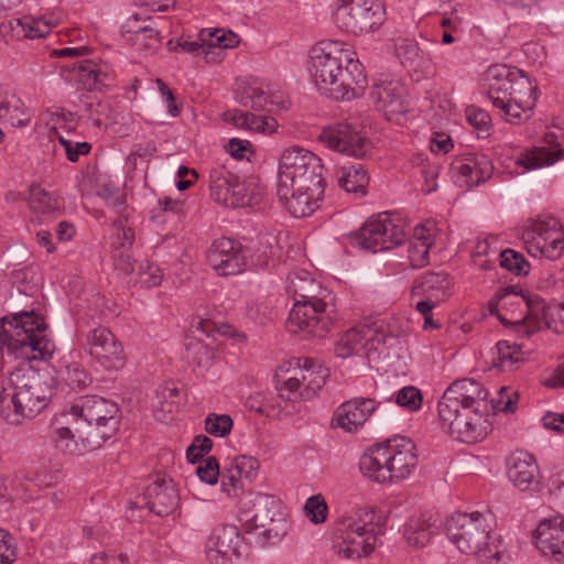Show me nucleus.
Wrapping results in <instances>:
<instances>
[{
    "label": "nucleus",
    "instance_id": "nucleus-1",
    "mask_svg": "<svg viewBox=\"0 0 564 564\" xmlns=\"http://www.w3.org/2000/svg\"><path fill=\"white\" fill-rule=\"evenodd\" d=\"M120 410L116 402L99 395H85L54 419L56 447L72 455L93 452L119 430Z\"/></svg>",
    "mask_w": 564,
    "mask_h": 564
},
{
    "label": "nucleus",
    "instance_id": "nucleus-2",
    "mask_svg": "<svg viewBox=\"0 0 564 564\" xmlns=\"http://www.w3.org/2000/svg\"><path fill=\"white\" fill-rule=\"evenodd\" d=\"M310 73L317 89L335 100L361 97L368 86L357 53L338 41H321L310 55Z\"/></svg>",
    "mask_w": 564,
    "mask_h": 564
},
{
    "label": "nucleus",
    "instance_id": "nucleus-3",
    "mask_svg": "<svg viewBox=\"0 0 564 564\" xmlns=\"http://www.w3.org/2000/svg\"><path fill=\"white\" fill-rule=\"evenodd\" d=\"M487 390L474 379L454 381L437 404L441 427L452 437L474 443L487 435Z\"/></svg>",
    "mask_w": 564,
    "mask_h": 564
},
{
    "label": "nucleus",
    "instance_id": "nucleus-4",
    "mask_svg": "<svg viewBox=\"0 0 564 564\" xmlns=\"http://www.w3.org/2000/svg\"><path fill=\"white\" fill-rule=\"evenodd\" d=\"M52 395L46 378L26 362L11 371L0 387V412L10 424L37 415Z\"/></svg>",
    "mask_w": 564,
    "mask_h": 564
},
{
    "label": "nucleus",
    "instance_id": "nucleus-5",
    "mask_svg": "<svg viewBox=\"0 0 564 564\" xmlns=\"http://www.w3.org/2000/svg\"><path fill=\"white\" fill-rule=\"evenodd\" d=\"M46 330L43 316L34 311L4 316L0 318V351L23 360L50 358L55 345Z\"/></svg>",
    "mask_w": 564,
    "mask_h": 564
},
{
    "label": "nucleus",
    "instance_id": "nucleus-6",
    "mask_svg": "<svg viewBox=\"0 0 564 564\" xmlns=\"http://www.w3.org/2000/svg\"><path fill=\"white\" fill-rule=\"evenodd\" d=\"M415 444L398 436L370 447L359 459L361 474L378 484H391L408 478L416 468Z\"/></svg>",
    "mask_w": 564,
    "mask_h": 564
},
{
    "label": "nucleus",
    "instance_id": "nucleus-7",
    "mask_svg": "<svg viewBox=\"0 0 564 564\" xmlns=\"http://www.w3.org/2000/svg\"><path fill=\"white\" fill-rule=\"evenodd\" d=\"M278 182L282 183L283 195L289 188L310 191L324 195V165L313 152L303 148L285 149L279 160Z\"/></svg>",
    "mask_w": 564,
    "mask_h": 564
},
{
    "label": "nucleus",
    "instance_id": "nucleus-8",
    "mask_svg": "<svg viewBox=\"0 0 564 564\" xmlns=\"http://www.w3.org/2000/svg\"><path fill=\"white\" fill-rule=\"evenodd\" d=\"M446 535L456 547L465 554L478 555L481 562L501 558L499 550H492L489 540V527L486 517L476 511L457 512L446 521Z\"/></svg>",
    "mask_w": 564,
    "mask_h": 564
},
{
    "label": "nucleus",
    "instance_id": "nucleus-9",
    "mask_svg": "<svg viewBox=\"0 0 564 564\" xmlns=\"http://www.w3.org/2000/svg\"><path fill=\"white\" fill-rule=\"evenodd\" d=\"M373 518L372 509L362 507L343 519L338 528L340 541L334 545L339 557L358 560L373 551L377 542Z\"/></svg>",
    "mask_w": 564,
    "mask_h": 564
},
{
    "label": "nucleus",
    "instance_id": "nucleus-10",
    "mask_svg": "<svg viewBox=\"0 0 564 564\" xmlns=\"http://www.w3.org/2000/svg\"><path fill=\"white\" fill-rule=\"evenodd\" d=\"M333 17L339 30L361 35L373 32L383 24L386 9L381 0H338Z\"/></svg>",
    "mask_w": 564,
    "mask_h": 564
},
{
    "label": "nucleus",
    "instance_id": "nucleus-11",
    "mask_svg": "<svg viewBox=\"0 0 564 564\" xmlns=\"http://www.w3.org/2000/svg\"><path fill=\"white\" fill-rule=\"evenodd\" d=\"M538 301L541 300L523 295L517 286H507L498 290L487 305L490 315L497 316L503 324L519 325V332L527 335L539 315L532 310Z\"/></svg>",
    "mask_w": 564,
    "mask_h": 564
},
{
    "label": "nucleus",
    "instance_id": "nucleus-12",
    "mask_svg": "<svg viewBox=\"0 0 564 564\" xmlns=\"http://www.w3.org/2000/svg\"><path fill=\"white\" fill-rule=\"evenodd\" d=\"M521 238L527 251L533 257L556 260L564 249V230L558 219L540 216L530 221L522 230Z\"/></svg>",
    "mask_w": 564,
    "mask_h": 564
},
{
    "label": "nucleus",
    "instance_id": "nucleus-13",
    "mask_svg": "<svg viewBox=\"0 0 564 564\" xmlns=\"http://www.w3.org/2000/svg\"><path fill=\"white\" fill-rule=\"evenodd\" d=\"M297 370L293 377L284 380L279 392L281 398L291 401H306L314 398L329 376V370L312 358H299Z\"/></svg>",
    "mask_w": 564,
    "mask_h": 564
},
{
    "label": "nucleus",
    "instance_id": "nucleus-14",
    "mask_svg": "<svg viewBox=\"0 0 564 564\" xmlns=\"http://www.w3.org/2000/svg\"><path fill=\"white\" fill-rule=\"evenodd\" d=\"M405 239L403 227L395 224L388 214L371 217L351 235L352 245L373 253L391 250Z\"/></svg>",
    "mask_w": 564,
    "mask_h": 564
},
{
    "label": "nucleus",
    "instance_id": "nucleus-15",
    "mask_svg": "<svg viewBox=\"0 0 564 564\" xmlns=\"http://www.w3.org/2000/svg\"><path fill=\"white\" fill-rule=\"evenodd\" d=\"M336 319L334 301L315 305L314 303L294 302L286 319L290 333H306L314 337H324Z\"/></svg>",
    "mask_w": 564,
    "mask_h": 564
},
{
    "label": "nucleus",
    "instance_id": "nucleus-16",
    "mask_svg": "<svg viewBox=\"0 0 564 564\" xmlns=\"http://www.w3.org/2000/svg\"><path fill=\"white\" fill-rule=\"evenodd\" d=\"M82 345L91 359L106 371H117L126 365L122 343L106 326H96L83 335Z\"/></svg>",
    "mask_w": 564,
    "mask_h": 564
},
{
    "label": "nucleus",
    "instance_id": "nucleus-17",
    "mask_svg": "<svg viewBox=\"0 0 564 564\" xmlns=\"http://www.w3.org/2000/svg\"><path fill=\"white\" fill-rule=\"evenodd\" d=\"M535 85L523 70L506 64L490 65L484 74V87L492 106L502 105L517 90L522 91V86L528 89Z\"/></svg>",
    "mask_w": 564,
    "mask_h": 564
},
{
    "label": "nucleus",
    "instance_id": "nucleus-18",
    "mask_svg": "<svg viewBox=\"0 0 564 564\" xmlns=\"http://www.w3.org/2000/svg\"><path fill=\"white\" fill-rule=\"evenodd\" d=\"M319 140L329 149L357 159L365 158L372 144L361 129L348 121H340L325 127Z\"/></svg>",
    "mask_w": 564,
    "mask_h": 564
},
{
    "label": "nucleus",
    "instance_id": "nucleus-19",
    "mask_svg": "<svg viewBox=\"0 0 564 564\" xmlns=\"http://www.w3.org/2000/svg\"><path fill=\"white\" fill-rule=\"evenodd\" d=\"M209 189L213 200L226 207H247L254 203V197L249 194L246 183L225 165L210 169Z\"/></svg>",
    "mask_w": 564,
    "mask_h": 564
},
{
    "label": "nucleus",
    "instance_id": "nucleus-20",
    "mask_svg": "<svg viewBox=\"0 0 564 564\" xmlns=\"http://www.w3.org/2000/svg\"><path fill=\"white\" fill-rule=\"evenodd\" d=\"M207 261L221 276L239 274L246 267L240 243L225 237L213 242L207 252Z\"/></svg>",
    "mask_w": 564,
    "mask_h": 564
},
{
    "label": "nucleus",
    "instance_id": "nucleus-21",
    "mask_svg": "<svg viewBox=\"0 0 564 564\" xmlns=\"http://www.w3.org/2000/svg\"><path fill=\"white\" fill-rule=\"evenodd\" d=\"M286 290L293 296L294 302H312L315 305H323V303L334 301L332 292L304 269H296L289 273Z\"/></svg>",
    "mask_w": 564,
    "mask_h": 564
},
{
    "label": "nucleus",
    "instance_id": "nucleus-22",
    "mask_svg": "<svg viewBox=\"0 0 564 564\" xmlns=\"http://www.w3.org/2000/svg\"><path fill=\"white\" fill-rule=\"evenodd\" d=\"M243 536L235 525H223L214 530L207 541V557L214 564H225L224 560L240 557Z\"/></svg>",
    "mask_w": 564,
    "mask_h": 564
},
{
    "label": "nucleus",
    "instance_id": "nucleus-23",
    "mask_svg": "<svg viewBox=\"0 0 564 564\" xmlns=\"http://www.w3.org/2000/svg\"><path fill=\"white\" fill-rule=\"evenodd\" d=\"M371 98L376 108L383 113L387 120H398L408 111L405 87L395 80L376 84L371 90Z\"/></svg>",
    "mask_w": 564,
    "mask_h": 564
},
{
    "label": "nucleus",
    "instance_id": "nucleus-24",
    "mask_svg": "<svg viewBox=\"0 0 564 564\" xmlns=\"http://www.w3.org/2000/svg\"><path fill=\"white\" fill-rule=\"evenodd\" d=\"M379 344H383V337H377V329L366 324L357 325L337 340L335 354L345 359L365 350L377 349Z\"/></svg>",
    "mask_w": 564,
    "mask_h": 564
},
{
    "label": "nucleus",
    "instance_id": "nucleus-25",
    "mask_svg": "<svg viewBox=\"0 0 564 564\" xmlns=\"http://www.w3.org/2000/svg\"><path fill=\"white\" fill-rule=\"evenodd\" d=\"M536 547L556 561L564 558V518L555 516L542 520L534 534Z\"/></svg>",
    "mask_w": 564,
    "mask_h": 564
},
{
    "label": "nucleus",
    "instance_id": "nucleus-26",
    "mask_svg": "<svg viewBox=\"0 0 564 564\" xmlns=\"http://www.w3.org/2000/svg\"><path fill=\"white\" fill-rule=\"evenodd\" d=\"M523 90H517L513 97L506 99L502 105H495L494 107L499 110L501 118L514 126H519L528 121L532 115L535 104L538 101V86L521 87Z\"/></svg>",
    "mask_w": 564,
    "mask_h": 564
},
{
    "label": "nucleus",
    "instance_id": "nucleus-27",
    "mask_svg": "<svg viewBox=\"0 0 564 564\" xmlns=\"http://www.w3.org/2000/svg\"><path fill=\"white\" fill-rule=\"evenodd\" d=\"M76 80L87 91H104L115 85V73L105 62L85 59L74 65Z\"/></svg>",
    "mask_w": 564,
    "mask_h": 564
},
{
    "label": "nucleus",
    "instance_id": "nucleus-28",
    "mask_svg": "<svg viewBox=\"0 0 564 564\" xmlns=\"http://www.w3.org/2000/svg\"><path fill=\"white\" fill-rule=\"evenodd\" d=\"M377 403L370 398H354L337 409L333 422L336 426L352 433L361 427L375 412Z\"/></svg>",
    "mask_w": 564,
    "mask_h": 564
},
{
    "label": "nucleus",
    "instance_id": "nucleus-29",
    "mask_svg": "<svg viewBox=\"0 0 564 564\" xmlns=\"http://www.w3.org/2000/svg\"><path fill=\"white\" fill-rule=\"evenodd\" d=\"M508 478L522 491L534 490L539 486L540 469L533 455L518 451L508 459Z\"/></svg>",
    "mask_w": 564,
    "mask_h": 564
},
{
    "label": "nucleus",
    "instance_id": "nucleus-30",
    "mask_svg": "<svg viewBox=\"0 0 564 564\" xmlns=\"http://www.w3.org/2000/svg\"><path fill=\"white\" fill-rule=\"evenodd\" d=\"M149 510L159 517L171 514L178 506V495L172 480L158 478L144 492Z\"/></svg>",
    "mask_w": 564,
    "mask_h": 564
},
{
    "label": "nucleus",
    "instance_id": "nucleus-31",
    "mask_svg": "<svg viewBox=\"0 0 564 564\" xmlns=\"http://www.w3.org/2000/svg\"><path fill=\"white\" fill-rule=\"evenodd\" d=\"M276 195L285 209L294 217L302 218L312 215L324 195L310 194V191L289 188L283 195L282 183L278 182Z\"/></svg>",
    "mask_w": 564,
    "mask_h": 564
},
{
    "label": "nucleus",
    "instance_id": "nucleus-32",
    "mask_svg": "<svg viewBox=\"0 0 564 564\" xmlns=\"http://www.w3.org/2000/svg\"><path fill=\"white\" fill-rule=\"evenodd\" d=\"M454 170L467 187H475L491 177L494 166L486 155H470L456 161Z\"/></svg>",
    "mask_w": 564,
    "mask_h": 564
},
{
    "label": "nucleus",
    "instance_id": "nucleus-33",
    "mask_svg": "<svg viewBox=\"0 0 564 564\" xmlns=\"http://www.w3.org/2000/svg\"><path fill=\"white\" fill-rule=\"evenodd\" d=\"M532 310L534 313H539V315L530 330H527L528 337L540 330L543 326L553 328L556 333H564V300L550 303L541 300L538 301Z\"/></svg>",
    "mask_w": 564,
    "mask_h": 564
},
{
    "label": "nucleus",
    "instance_id": "nucleus-34",
    "mask_svg": "<svg viewBox=\"0 0 564 564\" xmlns=\"http://www.w3.org/2000/svg\"><path fill=\"white\" fill-rule=\"evenodd\" d=\"M452 285L453 281L448 273L444 271H431L424 273L416 280L413 286V293L443 302L451 295Z\"/></svg>",
    "mask_w": 564,
    "mask_h": 564
},
{
    "label": "nucleus",
    "instance_id": "nucleus-35",
    "mask_svg": "<svg viewBox=\"0 0 564 564\" xmlns=\"http://www.w3.org/2000/svg\"><path fill=\"white\" fill-rule=\"evenodd\" d=\"M236 100L246 108L263 110L268 106L269 93L262 84L253 77L245 78L237 83L235 89Z\"/></svg>",
    "mask_w": 564,
    "mask_h": 564
},
{
    "label": "nucleus",
    "instance_id": "nucleus-36",
    "mask_svg": "<svg viewBox=\"0 0 564 564\" xmlns=\"http://www.w3.org/2000/svg\"><path fill=\"white\" fill-rule=\"evenodd\" d=\"M337 181L347 193L364 196L369 184V175L362 164H351L338 169Z\"/></svg>",
    "mask_w": 564,
    "mask_h": 564
},
{
    "label": "nucleus",
    "instance_id": "nucleus-37",
    "mask_svg": "<svg viewBox=\"0 0 564 564\" xmlns=\"http://www.w3.org/2000/svg\"><path fill=\"white\" fill-rule=\"evenodd\" d=\"M394 52L402 65L410 70L427 68L431 63L430 55L424 53L412 40L399 39L395 42Z\"/></svg>",
    "mask_w": 564,
    "mask_h": 564
},
{
    "label": "nucleus",
    "instance_id": "nucleus-38",
    "mask_svg": "<svg viewBox=\"0 0 564 564\" xmlns=\"http://www.w3.org/2000/svg\"><path fill=\"white\" fill-rule=\"evenodd\" d=\"M29 206L39 221L55 218L59 213L57 199L41 186H31Z\"/></svg>",
    "mask_w": 564,
    "mask_h": 564
},
{
    "label": "nucleus",
    "instance_id": "nucleus-39",
    "mask_svg": "<svg viewBox=\"0 0 564 564\" xmlns=\"http://www.w3.org/2000/svg\"><path fill=\"white\" fill-rule=\"evenodd\" d=\"M432 242L424 234V228L416 229L414 240L408 246L409 265L413 269H421L429 263V253Z\"/></svg>",
    "mask_w": 564,
    "mask_h": 564
},
{
    "label": "nucleus",
    "instance_id": "nucleus-40",
    "mask_svg": "<svg viewBox=\"0 0 564 564\" xmlns=\"http://www.w3.org/2000/svg\"><path fill=\"white\" fill-rule=\"evenodd\" d=\"M0 120L22 128L31 121V113L20 99L12 97L0 102Z\"/></svg>",
    "mask_w": 564,
    "mask_h": 564
},
{
    "label": "nucleus",
    "instance_id": "nucleus-41",
    "mask_svg": "<svg viewBox=\"0 0 564 564\" xmlns=\"http://www.w3.org/2000/svg\"><path fill=\"white\" fill-rule=\"evenodd\" d=\"M434 534L433 525L423 518H412L404 528V538L414 546H424Z\"/></svg>",
    "mask_w": 564,
    "mask_h": 564
},
{
    "label": "nucleus",
    "instance_id": "nucleus-42",
    "mask_svg": "<svg viewBox=\"0 0 564 564\" xmlns=\"http://www.w3.org/2000/svg\"><path fill=\"white\" fill-rule=\"evenodd\" d=\"M562 149L549 150L544 147L535 148L533 151L527 153L517 163L523 165L525 170L540 169L545 165H552L563 156Z\"/></svg>",
    "mask_w": 564,
    "mask_h": 564
},
{
    "label": "nucleus",
    "instance_id": "nucleus-43",
    "mask_svg": "<svg viewBox=\"0 0 564 564\" xmlns=\"http://www.w3.org/2000/svg\"><path fill=\"white\" fill-rule=\"evenodd\" d=\"M199 40L204 42L206 48L209 51H213L214 48H234L240 42L236 33L220 29H215L213 31L202 30L199 32Z\"/></svg>",
    "mask_w": 564,
    "mask_h": 564
},
{
    "label": "nucleus",
    "instance_id": "nucleus-44",
    "mask_svg": "<svg viewBox=\"0 0 564 564\" xmlns=\"http://www.w3.org/2000/svg\"><path fill=\"white\" fill-rule=\"evenodd\" d=\"M51 24L43 19H34L30 15H24L17 19L15 32L19 36L25 39H41L45 37L51 32Z\"/></svg>",
    "mask_w": 564,
    "mask_h": 564
},
{
    "label": "nucleus",
    "instance_id": "nucleus-45",
    "mask_svg": "<svg viewBox=\"0 0 564 564\" xmlns=\"http://www.w3.org/2000/svg\"><path fill=\"white\" fill-rule=\"evenodd\" d=\"M62 379L72 390H84L93 382L90 373L78 362L68 364L62 372Z\"/></svg>",
    "mask_w": 564,
    "mask_h": 564
},
{
    "label": "nucleus",
    "instance_id": "nucleus-46",
    "mask_svg": "<svg viewBox=\"0 0 564 564\" xmlns=\"http://www.w3.org/2000/svg\"><path fill=\"white\" fill-rule=\"evenodd\" d=\"M167 46H169L170 51L181 50L185 53H189V54H194V55L203 54L204 58L207 63H216L218 61L217 59L218 54L214 51L207 50L206 45L200 40L199 41H187V40L180 39L176 42H174L173 40H170L167 42Z\"/></svg>",
    "mask_w": 564,
    "mask_h": 564
},
{
    "label": "nucleus",
    "instance_id": "nucleus-47",
    "mask_svg": "<svg viewBox=\"0 0 564 564\" xmlns=\"http://www.w3.org/2000/svg\"><path fill=\"white\" fill-rule=\"evenodd\" d=\"M213 359V350L200 340H191L186 345V360L194 367H207Z\"/></svg>",
    "mask_w": 564,
    "mask_h": 564
},
{
    "label": "nucleus",
    "instance_id": "nucleus-48",
    "mask_svg": "<svg viewBox=\"0 0 564 564\" xmlns=\"http://www.w3.org/2000/svg\"><path fill=\"white\" fill-rule=\"evenodd\" d=\"M127 223L128 218L126 216H119L113 221V227L117 230L112 239L113 250L130 249L134 242V230Z\"/></svg>",
    "mask_w": 564,
    "mask_h": 564
},
{
    "label": "nucleus",
    "instance_id": "nucleus-49",
    "mask_svg": "<svg viewBox=\"0 0 564 564\" xmlns=\"http://www.w3.org/2000/svg\"><path fill=\"white\" fill-rule=\"evenodd\" d=\"M500 265L517 275H527L530 269L523 254L512 249H506L500 253Z\"/></svg>",
    "mask_w": 564,
    "mask_h": 564
},
{
    "label": "nucleus",
    "instance_id": "nucleus-50",
    "mask_svg": "<svg viewBox=\"0 0 564 564\" xmlns=\"http://www.w3.org/2000/svg\"><path fill=\"white\" fill-rule=\"evenodd\" d=\"M234 422L230 415L210 413L205 420V430L207 433L224 437L232 429Z\"/></svg>",
    "mask_w": 564,
    "mask_h": 564
},
{
    "label": "nucleus",
    "instance_id": "nucleus-51",
    "mask_svg": "<svg viewBox=\"0 0 564 564\" xmlns=\"http://www.w3.org/2000/svg\"><path fill=\"white\" fill-rule=\"evenodd\" d=\"M394 402L399 406L413 412L422 406L423 397L417 388L408 386L397 392Z\"/></svg>",
    "mask_w": 564,
    "mask_h": 564
},
{
    "label": "nucleus",
    "instance_id": "nucleus-52",
    "mask_svg": "<svg viewBox=\"0 0 564 564\" xmlns=\"http://www.w3.org/2000/svg\"><path fill=\"white\" fill-rule=\"evenodd\" d=\"M306 517L315 524L324 523L327 519V505L322 495L310 497L304 506Z\"/></svg>",
    "mask_w": 564,
    "mask_h": 564
},
{
    "label": "nucleus",
    "instance_id": "nucleus-53",
    "mask_svg": "<svg viewBox=\"0 0 564 564\" xmlns=\"http://www.w3.org/2000/svg\"><path fill=\"white\" fill-rule=\"evenodd\" d=\"M221 488L228 497H239L243 492V478L227 465L221 474Z\"/></svg>",
    "mask_w": 564,
    "mask_h": 564
},
{
    "label": "nucleus",
    "instance_id": "nucleus-54",
    "mask_svg": "<svg viewBox=\"0 0 564 564\" xmlns=\"http://www.w3.org/2000/svg\"><path fill=\"white\" fill-rule=\"evenodd\" d=\"M151 18L142 19L139 14H133L122 24V36L131 43L138 35H142V32L151 24Z\"/></svg>",
    "mask_w": 564,
    "mask_h": 564
},
{
    "label": "nucleus",
    "instance_id": "nucleus-55",
    "mask_svg": "<svg viewBox=\"0 0 564 564\" xmlns=\"http://www.w3.org/2000/svg\"><path fill=\"white\" fill-rule=\"evenodd\" d=\"M199 479L208 485H215L220 476L218 460L214 456L204 459L196 468Z\"/></svg>",
    "mask_w": 564,
    "mask_h": 564
},
{
    "label": "nucleus",
    "instance_id": "nucleus-56",
    "mask_svg": "<svg viewBox=\"0 0 564 564\" xmlns=\"http://www.w3.org/2000/svg\"><path fill=\"white\" fill-rule=\"evenodd\" d=\"M228 466L230 468H232L235 471H238V474L243 479H251L254 476L256 470L259 467V463L256 458H253L251 456L240 455V456L235 457L228 464Z\"/></svg>",
    "mask_w": 564,
    "mask_h": 564
},
{
    "label": "nucleus",
    "instance_id": "nucleus-57",
    "mask_svg": "<svg viewBox=\"0 0 564 564\" xmlns=\"http://www.w3.org/2000/svg\"><path fill=\"white\" fill-rule=\"evenodd\" d=\"M498 360L505 367L506 364L512 365L518 362L520 358V347L517 344H510L507 340H500L496 345Z\"/></svg>",
    "mask_w": 564,
    "mask_h": 564
},
{
    "label": "nucleus",
    "instance_id": "nucleus-58",
    "mask_svg": "<svg viewBox=\"0 0 564 564\" xmlns=\"http://www.w3.org/2000/svg\"><path fill=\"white\" fill-rule=\"evenodd\" d=\"M466 119L470 126L484 132H487L491 126L490 115L474 106L466 109Z\"/></svg>",
    "mask_w": 564,
    "mask_h": 564
},
{
    "label": "nucleus",
    "instance_id": "nucleus-59",
    "mask_svg": "<svg viewBox=\"0 0 564 564\" xmlns=\"http://www.w3.org/2000/svg\"><path fill=\"white\" fill-rule=\"evenodd\" d=\"M161 42L159 31L153 28L151 24L142 32V35H138L132 42L131 45L138 46V48L142 50H155L159 47Z\"/></svg>",
    "mask_w": 564,
    "mask_h": 564
},
{
    "label": "nucleus",
    "instance_id": "nucleus-60",
    "mask_svg": "<svg viewBox=\"0 0 564 564\" xmlns=\"http://www.w3.org/2000/svg\"><path fill=\"white\" fill-rule=\"evenodd\" d=\"M15 560V546L11 534L0 529V564H11Z\"/></svg>",
    "mask_w": 564,
    "mask_h": 564
},
{
    "label": "nucleus",
    "instance_id": "nucleus-61",
    "mask_svg": "<svg viewBox=\"0 0 564 564\" xmlns=\"http://www.w3.org/2000/svg\"><path fill=\"white\" fill-rule=\"evenodd\" d=\"M86 110L88 118L93 121L94 126L101 127L102 118L108 117L110 112V106L106 101L98 100L96 102L86 104Z\"/></svg>",
    "mask_w": 564,
    "mask_h": 564
},
{
    "label": "nucleus",
    "instance_id": "nucleus-62",
    "mask_svg": "<svg viewBox=\"0 0 564 564\" xmlns=\"http://www.w3.org/2000/svg\"><path fill=\"white\" fill-rule=\"evenodd\" d=\"M128 251L129 249L113 250L115 265L126 274H130L134 271L135 262L133 257Z\"/></svg>",
    "mask_w": 564,
    "mask_h": 564
},
{
    "label": "nucleus",
    "instance_id": "nucleus-63",
    "mask_svg": "<svg viewBox=\"0 0 564 564\" xmlns=\"http://www.w3.org/2000/svg\"><path fill=\"white\" fill-rule=\"evenodd\" d=\"M158 88L164 97L165 102L167 104L169 113L173 117H177L181 112L180 107L175 104V97L173 91L167 87V85L160 78L156 79Z\"/></svg>",
    "mask_w": 564,
    "mask_h": 564
},
{
    "label": "nucleus",
    "instance_id": "nucleus-64",
    "mask_svg": "<svg viewBox=\"0 0 564 564\" xmlns=\"http://www.w3.org/2000/svg\"><path fill=\"white\" fill-rule=\"evenodd\" d=\"M90 564H129V557L124 553H120L118 556L98 553L93 555Z\"/></svg>",
    "mask_w": 564,
    "mask_h": 564
}]
</instances>
